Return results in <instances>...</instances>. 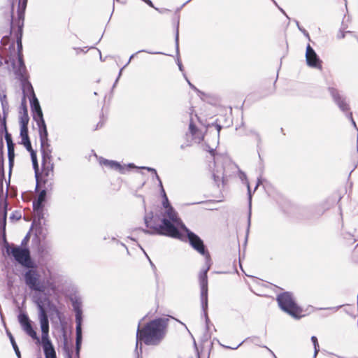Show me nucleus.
<instances>
[{"label":"nucleus","instance_id":"1","mask_svg":"<svg viewBox=\"0 0 358 358\" xmlns=\"http://www.w3.org/2000/svg\"><path fill=\"white\" fill-rule=\"evenodd\" d=\"M149 171H152L155 173L156 178L159 181V186L162 188V192L163 193L164 200L163 206L165 208L164 213H162V219L160 224L152 225V213L150 216L145 215L144 221L146 227L150 228V230L143 229V232L149 234H159L166 236H169L174 238L182 239V236L177 229V225L181 224V220L178 217L177 213L174 209L169 205L168 198L166 195L165 191L162 186V182L157 173L155 169L150 167H143Z\"/></svg>","mask_w":358,"mask_h":358},{"label":"nucleus","instance_id":"2","mask_svg":"<svg viewBox=\"0 0 358 358\" xmlns=\"http://www.w3.org/2000/svg\"><path fill=\"white\" fill-rule=\"evenodd\" d=\"M45 300L49 302L48 297H45L43 300L41 296H35L34 300L38 309V320L42 332L41 340H40L36 331L34 329L31 325V321L29 320L27 315L24 313L20 314L18 315V322L22 330L27 335L36 341V344L41 343L45 358H57L55 350L49 338V321L44 307Z\"/></svg>","mask_w":358,"mask_h":358},{"label":"nucleus","instance_id":"3","mask_svg":"<svg viewBox=\"0 0 358 358\" xmlns=\"http://www.w3.org/2000/svg\"><path fill=\"white\" fill-rule=\"evenodd\" d=\"M27 87L31 90L33 96L32 100H31V108L33 113V119L36 122V124L38 127V133L43 156V173L46 176H49L50 175H52L54 164L52 162V150L50 148V145L48 143L46 124L43 119V115L39 102L35 96L31 84L27 83Z\"/></svg>","mask_w":358,"mask_h":358},{"label":"nucleus","instance_id":"4","mask_svg":"<svg viewBox=\"0 0 358 358\" xmlns=\"http://www.w3.org/2000/svg\"><path fill=\"white\" fill-rule=\"evenodd\" d=\"M177 229H181L187 234L191 246L205 257V266L199 273V282L201 290L200 297L201 307L206 315L208 292L207 273L212 264L210 255L208 252L205 250L203 241L197 235L188 229L182 222H181V224L177 225Z\"/></svg>","mask_w":358,"mask_h":358},{"label":"nucleus","instance_id":"5","mask_svg":"<svg viewBox=\"0 0 358 358\" xmlns=\"http://www.w3.org/2000/svg\"><path fill=\"white\" fill-rule=\"evenodd\" d=\"M167 323L168 319L160 317L150 321L141 328L140 322L136 331V350H138V345H140L141 351V341L148 345H158L166 335Z\"/></svg>","mask_w":358,"mask_h":358},{"label":"nucleus","instance_id":"6","mask_svg":"<svg viewBox=\"0 0 358 358\" xmlns=\"http://www.w3.org/2000/svg\"><path fill=\"white\" fill-rule=\"evenodd\" d=\"M17 19H15L13 16L10 27V34L15 37L17 43V50L16 51L14 50L15 59H13L12 65L17 78L21 81H25L27 80V69L23 60L22 43L24 11L17 9Z\"/></svg>","mask_w":358,"mask_h":358},{"label":"nucleus","instance_id":"7","mask_svg":"<svg viewBox=\"0 0 358 358\" xmlns=\"http://www.w3.org/2000/svg\"><path fill=\"white\" fill-rule=\"evenodd\" d=\"M215 169L213 171V177L215 182L219 185L224 183L228 178L238 176L241 180L245 176L238 166L227 156H217L214 158Z\"/></svg>","mask_w":358,"mask_h":358},{"label":"nucleus","instance_id":"8","mask_svg":"<svg viewBox=\"0 0 358 358\" xmlns=\"http://www.w3.org/2000/svg\"><path fill=\"white\" fill-rule=\"evenodd\" d=\"M40 277V274L35 269L28 270L24 275L26 285L31 290L45 292L47 289H49L53 292L56 291V285L54 282L49 280L43 281Z\"/></svg>","mask_w":358,"mask_h":358},{"label":"nucleus","instance_id":"9","mask_svg":"<svg viewBox=\"0 0 358 358\" xmlns=\"http://www.w3.org/2000/svg\"><path fill=\"white\" fill-rule=\"evenodd\" d=\"M278 303L284 312L294 318H300L302 316V308L295 301L290 292H283L277 296Z\"/></svg>","mask_w":358,"mask_h":358},{"label":"nucleus","instance_id":"10","mask_svg":"<svg viewBox=\"0 0 358 358\" xmlns=\"http://www.w3.org/2000/svg\"><path fill=\"white\" fill-rule=\"evenodd\" d=\"M7 252L22 266L27 268H31L33 266L30 257V252L28 249L16 246L10 248V249L8 248Z\"/></svg>","mask_w":358,"mask_h":358},{"label":"nucleus","instance_id":"11","mask_svg":"<svg viewBox=\"0 0 358 358\" xmlns=\"http://www.w3.org/2000/svg\"><path fill=\"white\" fill-rule=\"evenodd\" d=\"M73 306L74 310L76 312V352L74 355H73V358H79V351L82 342V328H81V322H82V310L80 308V303L75 300L73 301Z\"/></svg>","mask_w":358,"mask_h":358},{"label":"nucleus","instance_id":"12","mask_svg":"<svg viewBox=\"0 0 358 358\" xmlns=\"http://www.w3.org/2000/svg\"><path fill=\"white\" fill-rule=\"evenodd\" d=\"M3 177V176H2ZM7 193H3V178H0V234L5 232L7 217Z\"/></svg>","mask_w":358,"mask_h":358},{"label":"nucleus","instance_id":"13","mask_svg":"<svg viewBox=\"0 0 358 358\" xmlns=\"http://www.w3.org/2000/svg\"><path fill=\"white\" fill-rule=\"evenodd\" d=\"M306 60L308 66L322 69V61L309 44L306 47Z\"/></svg>","mask_w":358,"mask_h":358},{"label":"nucleus","instance_id":"14","mask_svg":"<svg viewBox=\"0 0 358 358\" xmlns=\"http://www.w3.org/2000/svg\"><path fill=\"white\" fill-rule=\"evenodd\" d=\"M330 93L333 96L335 102L343 111H346L349 109L348 103L341 98L336 90L334 88L329 89Z\"/></svg>","mask_w":358,"mask_h":358},{"label":"nucleus","instance_id":"15","mask_svg":"<svg viewBox=\"0 0 358 358\" xmlns=\"http://www.w3.org/2000/svg\"><path fill=\"white\" fill-rule=\"evenodd\" d=\"M100 163L109 167L111 169L117 170L121 173H124V168L122 166V165L120 163L115 161L102 159L100 161Z\"/></svg>","mask_w":358,"mask_h":358},{"label":"nucleus","instance_id":"16","mask_svg":"<svg viewBox=\"0 0 358 358\" xmlns=\"http://www.w3.org/2000/svg\"><path fill=\"white\" fill-rule=\"evenodd\" d=\"M7 335H8V336L10 338V343L12 344V346L13 348V350H15V352L17 357L18 358H21L20 352L19 348H18V347H17V344H16V343L15 341V339H14L13 335L9 331H7Z\"/></svg>","mask_w":358,"mask_h":358},{"label":"nucleus","instance_id":"17","mask_svg":"<svg viewBox=\"0 0 358 358\" xmlns=\"http://www.w3.org/2000/svg\"><path fill=\"white\" fill-rule=\"evenodd\" d=\"M28 122H29V116L25 113L24 115H22L20 117V128H28L27 127Z\"/></svg>","mask_w":358,"mask_h":358},{"label":"nucleus","instance_id":"18","mask_svg":"<svg viewBox=\"0 0 358 358\" xmlns=\"http://www.w3.org/2000/svg\"><path fill=\"white\" fill-rule=\"evenodd\" d=\"M189 131L194 138H198L200 139V136L197 134L199 132V131L196 129V127L194 126V124H193L192 120L190 121V123L189 125Z\"/></svg>","mask_w":358,"mask_h":358},{"label":"nucleus","instance_id":"19","mask_svg":"<svg viewBox=\"0 0 358 358\" xmlns=\"http://www.w3.org/2000/svg\"><path fill=\"white\" fill-rule=\"evenodd\" d=\"M20 137L22 139V143L29 141V138L28 136V128H20Z\"/></svg>","mask_w":358,"mask_h":358},{"label":"nucleus","instance_id":"20","mask_svg":"<svg viewBox=\"0 0 358 358\" xmlns=\"http://www.w3.org/2000/svg\"><path fill=\"white\" fill-rule=\"evenodd\" d=\"M31 161H32L34 169H35L36 177L37 178H38V173H37L38 162H37L36 154L34 150H31Z\"/></svg>","mask_w":358,"mask_h":358},{"label":"nucleus","instance_id":"21","mask_svg":"<svg viewBox=\"0 0 358 358\" xmlns=\"http://www.w3.org/2000/svg\"><path fill=\"white\" fill-rule=\"evenodd\" d=\"M311 341L313 344V346H314V355H313V358H315L318 352H319V343H318V341H317V338L316 336H313L311 337Z\"/></svg>","mask_w":358,"mask_h":358},{"label":"nucleus","instance_id":"22","mask_svg":"<svg viewBox=\"0 0 358 358\" xmlns=\"http://www.w3.org/2000/svg\"><path fill=\"white\" fill-rule=\"evenodd\" d=\"M7 148H8V156L9 164H10V165H11L13 162L14 157H15L14 145H9V146H7Z\"/></svg>","mask_w":358,"mask_h":358},{"label":"nucleus","instance_id":"23","mask_svg":"<svg viewBox=\"0 0 358 358\" xmlns=\"http://www.w3.org/2000/svg\"><path fill=\"white\" fill-rule=\"evenodd\" d=\"M145 52V50H139L137 52H136L135 54H133L130 57H129V61L127 62V64L120 69V72H119V74H118V77L116 80V82H117V80L119 79V78L122 75V70L124 68H125L131 62V60L134 58V55L136 54H138V52ZM146 52L149 53V54H155L156 52H149V51H146Z\"/></svg>","mask_w":358,"mask_h":358},{"label":"nucleus","instance_id":"24","mask_svg":"<svg viewBox=\"0 0 358 358\" xmlns=\"http://www.w3.org/2000/svg\"><path fill=\"white\" fill-rule=\"evenodd\" d=\"M27 0H19L17 9L24 11L27 6Z\"/></svg>","mask_w":358,"mask_h":358},{"label":"nucleus","instance_id":"25","mask_svg":"<svg viewBox=\"0 0 358 358\" xmlns=\"http://www.w3.org/2000/svg\"><path fill=\"white\" fill-rule=\"evenodd\" d=\"M5 138L6 141L7 146L14 145V143H13V141H12L11 135L9 133H8L7 131H6Z\"/></svg>","mask_w":358,"mask_h":358},{"label":"nucleus","instance_id":"26","mask_svg":"<svg viewBox=\"0 0 358 358\" xmlns=\"http://www.w3.org/2000/svg\"><path fill=\"white\" fill-rule=\"evenodd\" d=\"M45 196L46 192L45 190H42L38 196L37 200L38 201V203H42L44 201Z\"/></svg>","mask_w":358,"mask_h":358},{"label":"nucleus","instance_id":"27","mask_svg":"<svg viewBox=\"0 0 358 358\" xmlns=\"http://www.w3.org/2000/svg\"><path fill=\"white\" fill-rule=\"evenodd\" d=\"M22 144L24 145V147L26 148V149H27L28 151H29V152H30V153H31V150H32V148H31V142H30V141H28V143H27V141L24 142Z\"/></svg>","mask_w":358,"mask_h":358},{"label":"nucleus","instance_id":"28","mask_svg":"<svg viewBox=\"0 0 358 358\" xmlns=\"http://www.w3.org/2000/svg\"><path fill=\"white\" fill-rule=\"evenodd\" d=\"M33 207L34 210H38L42 208V203H38V201L37 200L33 202Z\"/></svg>","mask_w":358,"mask_h":358},{"label":"nucleus","instance_id":"29","mask_svg":"<svg viewBox=\"0 0 358 358\" xmlns=\"http://www.w3.org/2000/svg\"><path fill=\"white\" fill-rule=\"evenodd\" d=\"M295 22H296V26L298 27L299 29L301 31H302V32L304 34V35H305L306 36H307V37L309 38H310V36H309L308 33V32H307L304 29L301 28V27L299 26V22H298V21H296V20Z\"/></svg>","mask_w":358,"mask_h":358},{"label":"nucleus","instance_id":"30","mask_svg":"<svg viewBox=\"0 0 358 358\" xmlns=\"http://www.w3.org/2000/svg\"><path fill=\"white\" fill-rule=\"evenodd\" d=\"M176 45L177 50H178V28L176 29Z\"/></svg>","mask_w":358,"mask_h":358},{"label":"nucleus","instance_id":"31","mask_svg":"<svg viewBox=\"0 0 358 358\" xmlns=\"http://www.w3.org/2000/svg\"><path fill=\"white\" fill-rule=\"evenodd\" d=\"M243 259L244 258L242 259L241 257H239V265H240V268H241L242 272L245 274V271H244V269L243 268Z\"/></svg>","mask_w":358,"mask_h":358},{"label":"nucleus","instance_id":"32","mask_svg":"<svg viewBox=\"0 0 358 358\" xmlns=\"http://www.w3.org/2000/svg\"><path fill=\"white\" fill-rule=\"evenodd\" d=\"M241 344H242V343H239L238 345H236V346H225V345H223V347L225 348L235 350V349H237Z\"/></svg>","mask_w":358,"mask_h":358},{"label":"nucleus","instance_id":"33","mask_svg":"<svg viewBox=\"0 0 358 358\" xmlns=\"http://www.w3.org/2000/svg\"><path fill=\"white\" fill-rule=\"evenodd\" d=\"M264 348L270 352V354L273 356V358H278L275 353L271 349L266 346Z\"/></svg>","mask_w":358,"mask_h":358},{"label":"nucleus","instance_id":"34","mask_svg":"<svg viewBox=\"0 0 358 358\" xmlns=\"http://www.w3.org/2000/svg\"><path fill=\"white\" fill-rule=\"evenodd\" d=\"M341 306H338V307H331V308H328L327 309H329V310H333L334 312H336V311H337V310H338V308H341Z\"/></svg>","mask_w":358,"mask_h":358},{"label":"nucleus","instance_id":"35","mask_svg":"<svg viewBox=\"0 0 358 358\" xmlns=\"http://www.w3.org/2000/svg\"><path fill=\"white\" fill-rule=\"evenodd\" d=\"M145 3L149 5L150 7H154L152 1L150 0H143Z\"/></svg>","mask_w":358,"mask_h":358},{"label":"nucleus","instance_id":"36","mask_svg":"<svg viewBox=\"0 0 358 358\" xmlns=\"http://www.w3.org/2000/svg\"><path fill=\"white\" fill-rule=\"evenodd\" d=\"M67 358H73V352L67 351Z\"/></svg>","mask_w":358,"mask_h":358},{"label":"nucleus","instance_id":"37","mask_svg":"<svg viewBox=\"0 0 358 358\" xmlns=\"http://www.w3.org/2000/svg\"><path fill=\"white\" fill-rule=\"evenodd\" d=\"M345 33L344 32H341L338 35V38H343L345 37Z\"/></svg>","mask_w":358,"mask_h":358},{"label":"nucleus","instance_id":"38","mask_svg":"<svg viewBox=\"0 0 358 358\" xmlns=\"http://www.w3.org/2000/svg\"><path fill=\"white\" fill-rule=\"evenodd\" d=\"M187 82H188V84L189 85V86L192 88V89H194L196 90V87L187 79Z\"/></svg>","mask_w":358,"mask_h":358},{"label":"nucleus","instance_id":"39","mask_svg":"<svg viewBox=\"0 0 358 358\" xmlns=\"http://www.w3.org/2000/svg\"><path fill=\"white\" fill-rule=\"evenodd\" d=\"M216 128H217V134H219L220 131V129H221V126H220V125H219V124H217V125L216 126Z\"/></svg>","mask_w":358,"mask_h":358},{"label":"nucleus","instance_id":"40","mask_svg":"<svg viewBox=\"0 0 358 358\" xmlns=\"http://www.w3.org/2000/svg\"><path fill=\"white\" fill-rule=\"evenodd\" d=\"M178 66H179V69L180 70L182 71V66L180 63H178Z\"/></svg>","mask_w":358,"mask_h":358},{"label":"nucleus","instance_id":"41","mask_svg":"<svg viewBox=\"0 0 358 358\" xmlns=\"http://www.w3.org/2000/svg\"><path fill=\"white\" fill-rule=\"evenodd\" d=\"M250 225V215L248 217V227Z\"/></svg>","mask_w":358,"mask_h":358},{"label":"nucleus","instance_id":"42","mask_svg":"<svg viewBox=\"0 0 358 358\" xmlns=\"http://www.w3.org/2000/svg\"><path fill=\"white\" fill-rule=\"evenodd\" d=\"M139 197L142 199L143 205L145 206V200H144L143 197L142 196H139Z\"/></svg>","mask_w":358,"mask_h":358},{"label":"nucleus","instance_id":"43","mask_svg":"<svg viewBox=\"0 0 358 358\" xmlns=\"http://www.w3.org/2000/svg\"><path fill=\"white\" fill-rule=\"evenodd\" d=\"M6 39V38H2V40H1V43H2L3 44H5L4 41H5Z\"/></svg>","mask_w":358,"mask_h":358},{"label":"nucleus","instance_id":"44","mask_svg":"<svg viewBox=\"0 0 358 358\" xmlns=\"http://www.w3.org/2000/svg\"><path fill=\"white\" fill-rule=\"evenodd\" d=\"M352 125H354L355 127H356V124H355V122L352 119Z\"/></svg>","mask_w":358,"mask_h":358},{"label":"nucleus","instance_id":"45","mask_svg":"<svg viewBox=\"0 0 358 358\" xmlns=\"http://www.w3.org/2000/svg\"><path fill=\"white\" fill-rule=\"evenodd\" d=\"M247 188H248V192L250 193V186H249V185H248V184Z\"/></svg>","mask_w":358,"mask_h":358},{"label":"nucleus","instance_id":"46","mask_svg":"<svg viewBox=\"0 0 358 358\" xmlns=\"http://www.w3.org/2000/svg\"><path fill=\"white\" fill-rule=\"evenodd\" d=\"M243 246L246 245V239L244 241V243L243 244Z\"/></svg>","mask_w":358,"mask_h":358},{"label":"nucleus","instance_id":"47","mask_svg":"<svg viewBox=\"0 0 358 358\" xmlns=\"http://www.w3.org/2000/svg\"><path fill=\"white\" fill-rule=\"evenodd\" d=\"M129 167H133V166H134V164H129Z\"/></svg>","mask_w":358,"mask_h":358},{"label":"nucleus","instance_id":"48","mask_svg":"<svg viewBox=\"0 0 358 358\" xmlns=\"http://www.w3.org/2000/svg\"><path fill=\"white\" fill-rule=\"evenodd\" d=\"M280 10H281V11H282L285 15H286V14H285V11H284V10H282V8H280Z\"/></svg>","mask_w":358,"mask_h":358},{"label":"nucleus","instance_id":"49","mask_svg":"<svg viewBox=\"0 0 358 358\" xmlns=\"http://www.w3.org/2000/svg\"><path fill=\"white\" fill-rule=\"evenodd\" d=\"M248 277H250L251 279L254 280V278L252 276H250L248 275Z\"/></svg>","mask_w":358,"mask_h":358},{"label":"nucleus","instance_id":"50","mask_svg":"<svg viewBox=\"0 0 358 358\" xmlns=\"http://www.w3.org/2000/svg\"><path fill=\"white\" fill-rule=\"evenodd\" d=\"M190 1H191V0H188V1H187V2H189Z\"/></svg>","mask_w":358,"mask_h":358},{"label":"nucleus","instance_id":"51","mask_svg":"<svg viewBox=\"0 0 358 358\" xmlns=\"http://www.w3.org/2000/svg\"><path fill=\"white\" fill-rule=\"evenodd\" d=\"M138 358H139V355H138Z\"/></svg>","mask_w":358,"mask_h":358},{"label":"nucleus","instance_id":"52","mask_svg":"<svg viewBox=\"0 0 358 358\" xmlns=\"http://www.w3.org/2000/svg\"><path fill=\"white\" fill-rule=\"evenodd\" d=\"M37 358H41V357H37Z\"/></svg>","mask_w":358,"mask_h":358}]
</instances>
